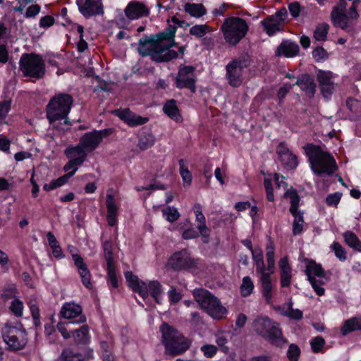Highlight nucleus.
<instances>
[{"label":"nucleus","mask_w":361,"mask_h":361,"mask_svg":"<svg viewBox=\"0 0 361 361\" xmlns=\"http://www.w3.org/2000/svg\"><path fill=\"white\" fill-rule=\"evenodd\" d=\"M137 147L140 151H145L151 148L155 144V137L152 130L147 127H142L137 135Z\"/></svg>","instance_id":"24"},{"label":"nucleus","mask_w":361,"mask_h":361,"mask_svg":"<svg viewBox=\"0 0 361 361\" xmlns=\"http://www.w3.org/2000/svg\"><path fill=\"white\" fill-rule=\"evenodd\" d=\"M312 57L316 62H324L329 58V53L322 46L316 47L312 51Z\"/></svg>","instance_id":"52"},{"label":"nucleus","mask_w":361,"mask_h":361,"mask_svg":"<svg viewBox=\"0 0 361 361\" xmlns=\"http://www.w3.org/2000/svg\"><path fill=\"white\" fill-rule=\"evenodd\" d=\"M251 61V56L243 52L228 63L226 66V78L231 87H238L242 85L243 70L250 66Z\"/></svg>","instance_id":"8"},{"label":"nucleus","mask_w":361,"mask_h":361,"mask_svg":"<svg viewBox=\"0 0 361 361\" xmlns=\"http://www.w3.org/2000/svg\"><path fill=\"white\" fill-rule=\"evenodd\" d=\"M254 283L249 276L243 279L242 284L240 288V294L243 297H248L254 290Z\"/></svg>","instance_id":"47"},{"label":"nucleus","mask_w":361,"mask_h":361,"mask_svg":"<svg viewBox=\"0 0 361 361\" xmlns=\"http://www.w3.org/2000/svg\"><path fill=\"white\" fill-rule=\"evenodd\" d=\"M67 250L71 255L74 264L77 268L78 272L81 278V282L82 285L88 289L92 288V275L90 271L81 255L77 253V247L75 245H69L67 247Z\"/></svg>","instance_id":"14"},{"label":"nucleus","mask_w":361,"mask_h":361,"mask_svg":"<svg viewBox=\"0 0 361 361\" xmlns=\"http://www.w3.org/2000/svg\"><path fill=\"white\" fill-rule=\"evenodd\" d=\"M168 41H173V38L164 32L144 35L138 41L137 50L140 56H149L150 59L154 61L161 53L159 50Z\"/></svg>","instance_id":"5"},{"label":"nucleus","mask_w":361,"mask_h":361,"mask_svg":"<svg viewBox=\"0 0 361 361\" xmlns=\"http://www.w3.org/2000/svg\"><path fill=\"white\" fill-rule=\"evenodd\" d=\"M329 25L326 23L319 24L314 31L313 37L317 41L325 42L327 39V35Z\"/></svg>","instance_id":"46"},{"label":"nucleus","mask_w":361,"mask_h":361,"mask_svg":"<svg viewBox=\"0 0 361 361\" xmlns=\"http://www.w3.org/2000/svg\"><path fill=\"white\" fill-rule=\"evenodd\" d=\"M163 111L171 119L176 123L183 121L182 116L177 105V101L174 99H169L163 106Z\"/></svg>","instance_id":"30"},{"label":"nucleus","mask_w":361,"mask_h":361,"mask_svg":"<svg viewBox=\"0 0 361 361\" xmlns=\"http://www.w3.org/2000/svg\"><path fill=\"white\" fill-rule=\"evenodd\" d=\"M163 214L166 216V220L173 223L177 221L180 217V213L176 208L168 207L163 210Z\"/></svg>","instance_id":"58"},{"label":"nucleus","mask_w":361,"mask_h":361,"mask_svg":"<svg viewBox=\"0 0 361 361\" xmlns=\"http://www.w3.org/2000/svg\"><path fill=\"white\" fill-rule=\"evenodd\" d=\"M59 315L68 320L67 324H81L87 321L85 314L82 313V307L73 301L64 302Z\"/></svg>","instance_id":"13"},{"label":"nucleus","mask_w":361,"mask_h":361,"mask_svg":"<svg viewBox=\"0 0 361 361\" xmlns=\"http://www.w3.org/2000/svg\"><path fill=\"white\" fill-rule=\"evenodd\" d=\"M305 152L311 170L314 175L331 176L338 169L334 157L329 152L322 150L319 145L309 144L305 148Z\"/></svg>","instance_id":"2"},{"label":"nucleus","mask_w":361,"mask_h":361,"mask_svg":"<svg viewBox=\"0 0 361 361\" xmlns=\"http://www.w3.org/2000/svg\"><path fill=\"white\" fill-rule=\"evenodd\" d=\"M179 164V173L183 178V180L188 185H190L192 180L191 172L188 168V161L184 159H180L178 160Z\"/></svg>","instance_id":"44"},{"label":"nucleus","mask_w":361,"mask_h":361,"mask_svg":"<svg viewBox=\"0 0 361 361\" xmlns=\"http://www.w3.org/2000/svg\"><path fill=\"white\" fill-rule=\"evenodd\" d=\"M262 337L268 341L272 345L276 347L281 348L288 343V340L283 335L279 324L276 322H274Z\"/></svg>","instance_id":"19"},{"label":"nucleus","mask_w":361,"mask_h":361,"mask_svg":"<svg viewBox=\"0 0 361 361\" xmlns=\"http://www.w3.org/2000/svg\"><path fill=\"white\" fill-rule=\"evenodd\" d=\"M341 197L342 193L338 192L329 194L326 197V203L328 206L336 207L339 204Z\"/></svg>","instance_id":"60"},{"label":"nucleus","mask_w":361,"mask_h":361,"mask_svg":"<svg viewBox=\"0 0 361 361\" xmlns=\"http://www.w3.org/2000/svg\"><path fill=\"white\" fill-rule=\"evenodd\" d=\"M331 18L334 26L339 27L342 30H345L348 27V20L350 19V16L347 13L338 12L336 9H332Z\"/></svg>","instance_id":"36"},{"label":"nucleus","mask_w":361,"mask_h":361,"mask_svg":"<svg viewBox=\"0 0 361 361\" xmlns=\"http://www.w3.org/2000/svg\"><path fill=\"white\" fill-rule=\"evenodd\" d=\"M325 343V340L322 336H317L314 337L310 341V345L312 352L314 353H321Z\"/></svg>","instance_id":"54"},{"label":"nucleus","mask_w":361,"mask_h":361,"mask_svg":"<svg viewBox=\"0 0 361 361\" xmlns=\"http://www.w3.org/2000/svg\"><path fill=\"white\" fill-rule=\"evenodd\" d=\"M55 23V18L51 15H47L42 17L39 22V25L41 28L48 29L54 25Z\"/></svg>","instance_id":"63"},{"label":"nucleus","mask_w":361,"mask_h":361,"mask_svg":"<svg viewBox=\"0 0 361 361\" xmlns=\"http://www.w3.org/2000/svg\"><path fill=\"white\" fill-rule=\"evenodd\" d=\"M192 210L195 214L196 221L200 223L197 226V229L200 231L202 238L208 239L211 231L206 225V218L202 213V205L200 203H195L192 207Z\"/></svg>","instance_id":"28"},{"label":"nucleus","mask_w":361,"mask_h":361,"mask_svg":"<svg viewBox=\"0 0 361 361\" xmlns=\"http://www.w3.org/2000/svg\"><path fill=\"white\" fill-rule=\"evenodd\" d=\"M293 85L300 87V90L303 91L305 95L310 99L314 97L316 92V84L311 75L308 73L300 75L297 78V80Z\"/></svg>","instance_id":"23"},{"label":"nucleus","mask_w":361,"mask_h":361,"mask_svg":"<svg viewBox=\"0 0 361 361\" xmlns=\"http://www.w3.org/2000/svg\"><path fill=\"white\" fill-rule=\"evenodd\" d=\"M106 273L108 278V283L114 288L118 287V281L116 276L115 264H107L106 265Z\"/></svg>","instance_id":"49"},{"label":"nucleus","mask_w":361,"mask_h":361,"mask_svg":"<svg viewBox=\"0 0 361 361\" xmlns=\"http://www.w3.org/2000/svg\"><path fill=\"white\" fill-rule=\"evenodd\" d=\"M197 82V76L193 66L180 64L178 66V73L174 78V84L177 89H186L191 94H195Z\"/></svg>","instance_id":"11"},{"label":"nucleus","mask_w":361,"mask_h":361,"mask_svg":"<svg viewBox=\"0 0 361 361\" xmlns=\"http://www.w3.org/2000/svg\"><path fill=\"white\" fill-rule=\"evenodd\" d=\"M103 361H115L113 354V343L102 341L99 343Z\"/></svg>","instance_id":"43"},{"label":"nucleus","mask_w":361,"mask_h":361,"mask_svg":"<svg viewBox=\"0 0 361 361\" xmlns=\"http://www.w3.org/2000/svg\"><path fill=\"white\" fill-rule=\"evenodd\" d=\"M184 9L186 13L195 18L202 17L207 13L204 6L201 4L186 3Z\"/></svg>","instance_id":"41"},{"label":"nucleus","mask_w":361,"mask_h":361,"mask_svg":"<svg viewBox=\"0 0 361 361\" xmlns=\"http://www.w3.org/2000/svg\"><path fill=\"white\" fill-rule=\"evenodd\" d=\"M64 154L68 159H79L82 160V163H84L87 159L88 152L80 145L79 141V143L75 146L70 145L67 147Z\"/></svg>","instance_id":"32"},{"label":"nucleus","mask_w":361,"mask_h":361,"mask_svg":"<svg viewBox=\"0 0 361 361\" xmlns=\"http://www.w3.org/2000/svg\"><path fill=\"white\" fill-rule=\"evenodd\" d=\"M279 160L286 170L295 169L298 166V157L288 148L287 142H280L276 148Z\"/></svg>","instance_id":"16"},{"label":"nucleus","mask_w":361,"mask_h":361,"mask_svg":"<svg viewBox=\"0 0 361 361\" xmlns=\"http://www.w3.org/2000/svg\"><path fill=\"white\" fill-rule=\"evenodd\" d=\"M73 104V98L70 94L59 92L51 97L46 106L47 118L49 123L63 120L71 112Z\"/></svg>","instance_id":"3"},{"label":"nucleus","mask_w":361,"mask_h":361,"mask_svg":"<svg viewBox=\"0 0 361 361\" xmlns=\"http://www.w3.org/2000/svg\"><path fill=\"white\" fill-rule=\"evenodd\" d=\"M200 350L207 358H212L217 353V348L212 344H205L200 348Z\"/></svg>","instance_id":"59"},{"label":"nucleus","mask_w":361,"mask_h":361,"mask_svg":"<svg viewBox=\"0 0 361 361\" xmlns=\"http://www.w3.org/2000/svg\"><path fill=\"white\" fill-rule=\"evenodd\" d=\"M211 31V27L207 24L195 25L190 29V34L198 38L203 37L207 32Z\"/></svg>","instance_id":"51"},{"label":"nucleus","mask_w":361,"mask_h":361,"mask_svg":"<svg viewBox=\"0 0 361 361\" xmlns=\"http://www.w3.org/2000/svg\"><path fill=\"white\" fill-rule=\"evenodd\" d=\"M280 270V283L282 288L289 287L291 283L292 268L287 257H283L279 262Z\"/></svg>","instance_id":"26"},{"label":"nucleus","mask_w":361,"mask_h":361,"mask_svg":"<svg viewBox=\"0 0 361 361\" xmlns=\"http://www.w3.org/2000/svg\"><path fill=\"white\" fill-rule=\"evenodd\" d=\"M264 30L269 36L275 35L278 32L283 31V25L280 20H277L274 16H269L260 22Z\"/></svg>","instance_id":"29"},{"label":"nucleus","mask_w":361,"mask_h":361,"mask_svg":"<svg viewBox=\"0 0 361 361\" xmlns=\"http://www.w3.org/2000/svg\"><path fill=\"white\" fill-rule=\"evenodd\" d=\"M274 321L267 317L257 318L253 322L255 331L258 335L262 336L274 323Z\"/></svg>","instance_id":"38"},{"label":"nucleus","mask_w":361,"mask_h":361,"mask_svg":"<svg viewBox=\"0 0 361 361\" xmlns=\"http://www.w3.org/2000/svg\"><path fill=\"white\" fill-rule=\"evenodd\" d=\"M260 283L262 296L264 297L266 302L267 304H270L273 298V285L270 274L263 273V274L260 276Z\"/></svg>","instance_id":"31"},{"label":"nucleus","mask_w":361,"mask_h":361,"mask_svg":"<svg viewBox=\"0 0 361 361\" xmlns=\"http://www.w3.org/2000/svg\"><path fill=\"white\" fill-rule=\"evenodd\" d=\"M289 12L293 18H295L300 16L301 11L300 4L298 1H293L288 5Z\"/></svg>","instance_id":"64"},{"label":"nucleus","mask_w":361,"mask_h":361,"mask_svg":"<svg viewBox=\"0 0 361 361\" xmlns=\"http://www.w3.org/2000/svg\"><path fill=\"white\" fill-rule=\"evenodd\" d=\"M220 30L226 42L229 46L235 47L246 36L249 25L240 17L229 16L224 20Z\"/></svg>","instance_id":"4"},{"label":"nucleus","mask_w":361,"mask_h":361,"mask_svg":"<svg viewBox=\"0 0 361 361\" xmlns=\"http://www.w3.org/2000/svg\"><path fill=\"white\" fill-rule=\"evenodd\" d=\"M23 302L18 299L15 298L11 303L9 307V310L11 312L17 317H20L23 314Z\"/></svg>","instance_id":"53"},{"label":"nucleus","mask_w":361,"mask_h":361,"mask_svg":"<svg viewBox=\"0 0 361 361\" xmlns=\"http://www.w3.org/2000/svg\"><path fill=\"white\" fill-rule=\"evenodd\" d=\"M264 185L267 200L269 202H273L274 200V195L271 180L269 178H265L264 181Z\"/></svg>","instance_id":"61"},{"label":"nucleus","mask_w":361,"mask_h":361,"mask_svg":"<svg viewBox=\"0 0 361 361\" xmlns=\"http://www.w3.org/2000/svg\"><path fill=\"white\" fill-rule=\"evenodd\" d=\"M124 11L126 16L130 20L147 16L149 13L148 8L143 3L136 1L129 2Z\"/></svg>","instance_id":"22"},{"label":"nucleus","mask_w":361,"mask_h":361,"mask_svg":"<svg viewBox=\"0 0 361 361\" xmlns=\"http://www.w3.org/2000/svg\"><path fill=\"white\" fill-rule=\"evenodd\" d=\"M356 331H361V318L358 317H353L347 319L341 328L343 336H347L350 333Z\"/></svg>","instance_id":"35"},{"label":"nucleus","mask_w":361,"mask_h":361,"mask_svg":"<svg viewBox=\"0 0 361 361\" xmlns=\"http://www.w3.org/2000/svg\"><path fill=\"white\" fill-rule=\"evenodd\" d=\"M305 262H307V265L305 273L307 279L315 276L324 278L325 276V271L321 264H318L311 259H306Z\"/></svg>","instance_id":"33"},{"label":"nucleus","mask_w":361,"mask_h":361,"mask_svg":"<svg viewBox=\"0 0 361 361\" xmlns=\"http://www.w3.org/2000/svg\"><path fill=\"white\" fill-rule=\"evenodd\" d=\"M128 286L134 292L145 300L148 298V290L147 283L139 279L137 276L133 274L131 271H127L124 273Z\"/></svg>","instance_id":"20"},{"label":"nucleus","mask_w":361,"mask_h":361,"mask_svg":"<svg viewBox=\"0 0 361 361\" xmlns=\"http://www.w3.org/2000/svg\"><path fill=\"white\" fill-rule=\"evenodd\" d=\"M19 68L23 76L36 80L44 78L46 73V65L41 54L34 52L24 53L19 61Z\"/></svg>","instance_id":"7"},{"label":"nucleus","mask_w":361,"mask_h":361,"mask_svg":"<svg viewBox=\"0 0 361 361\" xmlns=\"http://www.w3.org/2000/svg\"><path fill=\"white\" fill-rule=\"evenodd\" d=\"M300 51V47L297 42L290 39H284L275 50V56L278 57L293 58Z\"/></svg>","instance_id":"21"},{"label":"nucleus","mask_w":361,"mask_h":361,"mask_svg":"<svg viewBox=\"0 0 361 361\" xmlns=\"http://www.w3.org/2000/svg\"><path fill=\"white\" fill-rule=\"evenodd\" d=\"M301 350L298 345L291 343L287 350V357L289 361H298Z\"/></svg>","instance_id":"55"},{"label":"nucleus","mask_w":361,"mask_h":361,"mask_svg":"<svg viewBox=\"0 0 361 361\" xmlns=\"http://www.w3.org/2000/svg\"><path fill=\"white\" fill-rule=\"evenodd\" d=\"M200 259L191 256L188 249L176 251L170 257L169 264L171 269L176 271H190L198 269Z\"/></svg>","instance_id":"10"},{"label":"nucleus","mask_w":361,"mask_h":361,"mask_svg":"<svg viewBox=\"0 0 361 361\" xmlns=\"http://www.w3.org/2000/svg\"><path fill=\"white\" fill-rule=\"evenodd\" d=\"M176 46L177 43L175 42V38H173V41H168V42L163 46L162 49L159 50L161 53L155 58L154 62L159 63H165L177 59L178 57V51L171 49L172 47Z\"/></svg>","instance_id":"25"},{"label":"nucleus","mask_w":361,"mask_h":361,"mask_svg":"<svg viewBox=\"0 0 361 361\" xmlns=\"http://www.w3.org/2000/svg\"><path fill=\"white\" fill-rule=\"evenodd\" d=\"M76 4L86 19L104 14L102 0H76Z\"/></svg>","instance_id":"17"},{"label":"nucleus","mask_w":361,"mask_h":361,"mask_svg":"<svg viewBox=\"0 0 361 361\" xmlns=\"http://www.w3.org/2000/svg\"><path fill=\"white\" fill-rule=\"evenodd\" d=\"M104 256L107 264H114L113 245L111 240H105L102 244Z\"/></svg>","instance_id":"50"},{"label":"nucleus","mask_w":361,"mask_h":361,"mask_svg":"<svg viewBox=\"0 0 361 361\" xmlns=\"http://www.w3.org/2000/svg\"><path fill=\"white\" fill-rule=\"evenodd\" d=\"M111 114L118 117L130 128L145 125L149 120L148 117L137 114L129 108L114 109L111 111Z\"/></svg>","instance_id":"15"},{"label":"nucleus","mask_w":361,"mask_h":361,"mask_svg":"<svg viewBox=\"0 0 361 361\" xmlns=\"http://www.w3.org/2000/svg\"><path fill=\"white\" fill-rule=\"evenodd\" d=\"M106 221L109 226L114 227L118 224V207L116 204L114 196L107 194L106 197Z\"/></svg>","instance_id":"27"},{"label":"nucleus","mask_w":361,"mask_h":361,"mask_svg":"<svg viewBox=\"0 0 361 361\" xmlns=\"http://www.w3.org/2000/svg\"><path fill=\"white\" fill-rule=\"evenodd\" d=\"M159 331L166 355L173 357L183 355L192 345L190 338L185 336L179 330L166 322L162 323Z\"/></svg>","instance_id":"1"},{"label":"nucleus","mask_w":361,"mask_h":361,"mask_svg":"<svg viewBox=\"0 0 361 361\" xmlns=\"http://www.w3.org/2000/svg\"><path fill=\"white\" fill-rule=\"evenodd\" d=\"M317 78L322 95L327 100L330 99L335 89L332 72L319 70Z\"/></svg>","instance_id":"18"},{"label":"nucleus","mask_w":361,"mask_h":361,"mask_svg":"<svg viewBox=\"0 0 361 361\" xmlns=\"http://www.w3.org/2000/svg\"><path fill=\"white\" fill-rule=\"evenodd\" d=\"M192 295L201 308L214 319H221L226 317L227 310L221 305L220 300L208 290L195 288Z\"/></svg>","instance_id":"6"},{"label":"nucleus","mask_w":361,"mask_h":361,"mask_svg":"<svg viewBox=\"0 0 361 361\" xmlns=\"http://www.w3.org/2000/svg\"><path fill=\"white\" fill-rule=\"evenodd\" d=\"M19 292L17 289L16 285L15 283H11L6 284L1 294V298L4 300H8L12 298H16L17 295H18Z\"/></svg>","instance_id":"45"},{"label":"nucleus","mask_w":361,"mask_h":361,"mask_svg":"<svg viewBox=\"0 0 361 361\" xmlns=\"http://www.w3.org/2000/svg\"><path fill=\"white\" fill-rule=\"evenodd\" d=\"M113 132L114 129L111 128L102 130L94 129L90 132H87L83 134L79 141L80 142V145L85 148L88 153H90L98 147L104 138L111 135Z\"/></svg>","instance_id":"12"},{"label":"nucleus","mask_w":361,"mask_h":361,"mask_svg":"<svg viewBox=\"0 0 361 361\" xmlns=\"http://www.w3.org/2000/svg\"><path fill=\"white\" fill-rule=\"evenodd\" d=\"M345 243L353 250L361 252V240L355 233L347 231L343 233Z\"/></svg>","instance_id":"42"},{"label":"nucleus","mask_w":361,"mask_h":361,"mask_svg":"<svg viewBox=\"0 0 361 361\" xmlns=\"http://www.w3.org/2000/svg\"><path fill=\"white\" fill-rule=\"evenodd\" d=\"M307 280L317 295L322 296L324 295L325 289L323 287H322V286L324 285V283L322 281L317 280L315 277H311L310 279H307Z\"/></svg>","instance_id":"56"},{"label":"nucleus","mask_w":361,"mask_h":361,"mask_svg":"<svg viewBox=\"0 0 361 361\" xmlns=\"http://www.w3.org/2000/svg\"><path fill=\"white\" fill-rule=\"evenodd\" d=\"M71 337L77 344L87 345L90 340L89 326L82 324L79 329L71 331Z\"/></svg>","instance_id":"34"},{"label":"nucleus","mask_w":361,"mask_h":361,"mask_svg":"<svg viewBox=\"0 0 361 361\" xmlns=\"http://www.w3.org/2000/svg\"><path fill=\"white\" fill-rule=\"evenodd\" d=\"M148 290V295H150L152 298L154 300V301L160 304V295L163 293L162 285L157 280H153L149 282L148 285H147Z\"/></svg>","instance_id":"40"},{"label":"nucleus","mask_w":361,"mask_h":361,"mask_svg":"<svg viewBox=\"0 0 361 361\" xmlns=\"http://www.w3.org/2000/svg\"><path fill=\"white\" fill-rule=\"evenodd\" d=\"M61 355L64 361H87L93 357V352L90 350L84 355L79 353H74L72 350H64Z\"/></svg>","instance_id":"37"},{"label":"nucleus","mask_w":361,"mask_h":361,"mask_svg":"<svg viewBox=\"0 0 361 361\" xmlns=\"http://www.w3.org/2000/svg\"><path fill=\"white\" fill-rule=\"evenodd\" d=\"M27 332L20 322L16 325L7 323L2 331L4 341L12 351L25 348L27 343Z\"/></svg>","instance_id":"9"},{"label":"nucleus","mask_w":361,"mask_h":361,"mask_svg":"<svg viewBox=\"0 0 361 361\" xmlns=\"http://www.w3.org/2000/svg\"><path fill=\"white\" fill-rule=\"evenodd\" d=\"M168 296L171 304H176L182 299V294L174 286H171L168 291Z\"/></svg>","instance_id":"62"},{"label":"nucleus","mask_w":361,"mask_h":361,"mask_svg":"<svg viewBox=\"0 0 361 361\" xmlns=\"http://www.w3.org/2000/svg\"><path fill=\"white\" fill-rule=\"evenodd\" d=\"M252 256L255 262L257 273L260 274L261 275H262L263 273H266V267L262 250H259V253L257 254L254 252L252 253Z\"/></svg>","instance_id":"48"},{"label":"nucleus","mask_w":361,"mask_h":361,"mask_svg":"<svg viewBox=\"0 0 361 361\" xmlns=\"http://www.w3.org/2000/svg\"><path fill=\"white\" fill-rule=\"evenodd\" d=\"M331 248L334 251L335 255L340 261L344 262L347 259V252L341 245L336 241H334L331 245Z\"/></svg>","instance_id":"57"},{"label":"nucleus","mask_w":361,"mask_h":361,"mask_svg":"<svg viewBox=\"0 0 361 361\" xmlns=\"http://www.w3.org/2000/svg\"><path fill=\"white\" fill-rule=\"evenodd\" d=\"M284 197L290 199V207L289 212L294 214L295 210L298 209L300 198L296 189L291 187L284 194Z\"/></svg>","instance_id":"39"}]
</instances>
